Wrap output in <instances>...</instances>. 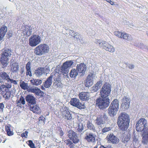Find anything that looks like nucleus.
<instances>
[{
  "label": "nucleus",
  "mask_w": 148,
  "mask_h": 148,
  "mask_svg": "<svg viewBox=\"0 0 148 148\" xmlns=\"http://www.w3.org/2000/svg\"><path fill=\"white\" fill-rule=\"evenodd\" d=\"M28 134V132L27 131H26L25 132L22 133L21 134V136L22 138L24 137L25 138H27Z\"/></svg>",
  "instance_id": "8fccbe9b"
},
{
  "label": "nucleus",
  "mask_w": 148,
  "mask_h": 148,
  "mask_svg": "<svg viewBox=\"0 0 148 148\" xmlns=\"http://www.w3.org/2000/svg\"><path fill=\"white\" fill-rule=\"evenodd\" d=\"M73 37L74 38H76L77 39H79L81 38V36L79 34L76 33V34L74 35V36Z\"/></svg>",
  "instance_id": "864d4df0"
},
{
  "label": "nucleus",
  "mask_w": 148,
  "mask_h": 148,
  "mask_svg": "<svg viewBox=\"0 0 148 148\" xmlns=\"http://www.w3.org/2000/svg\"><path fill=\"white\" fill-rule=\"evenodd\" d=\"M130 117L126 113L122 112L118 116L117 123L119 129L122 131L126 130L129 126Z\"/></svg>",
  "instance_id": "f257e3e1"
},
{
  "label": "nucleus",
  "mask_w": 148,
  "mask_h": 148,
  "mask_svg": "<svg viewBox=\"0 0 148 148\" xmlns=\"http://www.w3.org/2000/svg\"><path fill=\"white\" fill-rule=\"evenodd\" d=\"M69 34L71 36L73 37L74 36V35L76 34V33L74 32L73 31L70 30L69 31Z\"/></svg>",
  "instance_id": "052dcab7"
},
{
  "label": "nucleus",
  "mask_w": 148,
  "mask_h": 148,
  "mask_svg": "<svg viewBox=\"0 0 148 148\" xmlns=\"http://www.w3.org/2000/svg\"><path fill=\"white\" fill-rule=\"evenodd\" d=\"M109 100L108 98H98L96 100V105L100 109H103L109 106Z\"/></svg>",
  "instance_id": "39448f33"
},
{
  "label": "nucleus",
  "mask_w": 148,
  "mask_h": 148,
  "mask_svg": "<svg viewBox=\"0 0 148 148\" xmlns=\"http://www.w3.org/2000/svg\"><path fill=\"white\" fill-rule=\"evenodd\" d=\"M68 136L69 138L72 140L73 143H78L79 140L76 133L71 130H70L68 132Z\"/></svg>",
  "instance_id": "2eb2a0df"
},
{
  "label": "nucleus",
  "mask_w": 148,
  "mask_h": 148,
  "mask_svg": "<svg viewBox=\"0 0 148 148\" xmlns=\"http://www.w3.org/2000/svg\"><path fill=\"white\" fill-rule=\"evenodd\" d=\"M147 126V121L144 118H142L137 122L136 128L138 132L142 131L146 129Z\"/></svg>",
  "instance_id": "1a4fd4ad"
},
{
  "label": "nucleus",
  "mask_w": 148,
  "mask_h": 148,
  "mask_svg": "<svg viewBox=\"0 0 148 148\" xmlns=\"http://www.w3.org/2000/svg\"><path fill=\"white\" fill-rule=\"evenodd\" d=\"M142 141L145 144L148 143V129L147 133L143 135Z\"/></svg>",
  "instance_id": "58836bf2"
},
{
  "label": "nucleus",
  "mask_w": 148,
  "mask_h": 148,
  "mask_svg": "<svg viewBox=\"0 0 148 148\" xmlns=\"http://www.w3.org/2000/svg\"><path fill=\"white\" fill-rule=\"evenodd\" d=\"M86 139L89 142H93L95 140V136L92 133H88L86 134Z\"/></svg>",
  "instance_id": "bb28decb"
},
{
  "label": "nucleus",
  "mask_w": 148,
  "mask_h": 148,
  "mask_svg": "<svg viewBox=\"0 0 148 148\" xmlns=\"http://www.w3.org/2000/svg\"><path fill=\"white\" fill-rule=\"evenodd\" d=\"M8 38H10L12 36V34L11 31L8 32L7 33Z\"/></svg>",
  "instance_id": "680f3d73"
},
{
  "label": "nucleus",
  "mask_w": 148,
  "mask_h": 148,
  "mask_svg": "<svg viewBox=\"0 0 148 148\" xmlns=\"http://www.w3.org/2000/svg\"><path fill=\"white\" fill-rule=\"evenodd\" d=\"M26 75L27 76L29 75L30 77L32 76L31 70H26Z\"/></svg>",
  "instance_id": "5fc2aeb1"
},
{
  "label": "nucleus",
  "mask_w": 148,
  "mask_h": 148,
  "mask_svg": "<svg viewBox=\"0 0 148 148\" xmlns=\"http://www.w3.org/2000/svg\"><path fill=\"white\" fill-rule=\"evenodd\" d=\"M119 107V101L117 99H114L112 102L108 109V113L111 116H113L116 115L118 111Z\"/></svg>",
  "instance_id": "20e7f679"
},
{
  "label": "nucleus",
  "mask_w": 148,
  "mask_h": 148,
  "mask_svg": "<svg viewBox=\"0 0 148 148\" xmlns=\"http://www.w3.org/2000/svg\"><path fill=\"white\" fill-rule=\"evenodd\" d=\"M5 130L7 133L8 135L9 136H11L13 135V131L10 128V126L9 125L6 126L5 127Z\"/></svg>",
  "instance_id": "c9c22d12"
},
{
  "label": "nucleus",
  "mask_w": 148,
  "mask_h": 148,
  "mask_svg": "<svg viewBox=\"0 0 148 148\" xmlns=\"http://www.w3.org/2000/svg\"><path fill=\"white\" fill-rule=\"evenodd\" d=\"M30 82L32 85L37 86L42 83V81L39 79L33 78L30 80Z\"/></svg>",
  "instance_id": "cd10ccee"
},
{
  "label": "nucleus",
  "mask_w": 148,
  "mask_h": 148,
  "mask_svg": "<svg viewBox=\"0 0 148 148\" xmlns=\"http://www.w3.org/2000/svg\"><path fill=\"white\" fill-rule=\"evenodd\" d=\"M41 37L38 35L34 34L30 36L29 39V44L31 47H35L42 41Z\"/></svg>",
  "instance_id": "0eeeda50"
},
{
  "label": "nucleus",
  "mask_w": 148,
  "mask_h": 148,
  "mask_svg": "<svg viewBox=\"0 0 148 148\" xmlns=\"http://www.w3.org/2000/svg\"><path fill=\"white\" fill-rule=\"evenodd\" d=\"M137 139L136 138H134L133 139V143H134V142H135L136 143L137 141Z\"/></svg>",
  "instance_id": "774afa93"
},
{
  "label": "nucleus",
  "mask_w": 148,
  "mask_h": 148,
  "mask_svg": "<svg viewBox=\"0 0 148 148\" xmlns=\"http://www.w3.org/2000/svg\"><path fill=\"white\" fill-rule=\"evenodd\" d=\"M102 81L100 80L97 82V83L95 84V85L98 88H100L102 84Z\"/></svg>",
  "instance_id": "3c124183"
},
{
  "label": "nucleus",
  "mask_w": 148,
  "mask_h": 148,
  "mask_svg": "<svg viewBox=\"0 0 148 148\" xmlns=\"http://www.w3.org/2000/svg\"><path fill=\"white\" fill-rule=\"evenodd\" d=\"M0 89L2 91V92H6V91H8L9 90V89H6V86L4 85H1L0 86Z\"/></svg>",
  "instance_id": "49530a36"
},
{
  "label": "nucleus",
  "mask_w": 148,
  "mask_h": 148,
  "mask_svg": "<svg viewBox=\"0 0 148 148\" xmlns=\"http://www.w3.org/2000/svg\"><path fill=\"white\" fill-rule=\"evenodd\" d=\"M10 78L9 76L6 73L3 71L0 72V83H1L5 81L8 82Z\"/></svg>",
  "instance_id": "6ab92c4d"
},
{
  "label": "nucleus",
  "mask_w": 148,
  "mask_h": 148,
  "mask_svg": "<svg viewBox=\"0 0 148 148\" xmlns=\"http://www.w3.org/2000/svg\"><path fill=\"white\" fill-rule=\"evenodd\" d=\"M54 82L53 87L54 88H60L63 87V84L61 81L60 76L59 73L58 72L54 73Z\"/></svg>",
  "instance_id": "6e6552de"
},
{
  "label": "nucleus",
  "mask_w": 148,
  "mask_h": 148,
  "mask_svg": "<svg viewBox=\"0 0 148 148\" xmlns=\"http://www.w3.org/2000/svg\"><path fill=\"white\" fill-rule=\"evenodd\" d=\"M27 91L29 92L34 93L37 96L40 95L41 92V91L39 88L34 86L30 87L27 90Z\"/></svg>",
  "instance_id": "412c9836"
},
{
  "label": "nucleus",
  "mask_w": 148,
  "mask_h": 148,
  "mask_svg": "<svg viewBox=\"0 0 148 148\" xmlns=\"http://www.w3.org/2000/svg\"><path fill=\"white\" fill-rule=\"evenodd\" d=\"M72 60L66 61L64 63L61 68V72L64 76H66L69 72V68H70L73 63Z\"/></svg>",
  "instance_id": "9d476101"
},
{
  "label": "nucleus",
  "mask_w": 148,
  "mask_h": 148,
  "mask_svg": "<svg viewBox=\"0 0 148 148\" xmlns=\"http://www.w3.org/2000/svg\"><path fill=\"white\" fill-rule=\"evenodd\" d=\"M19 85L21 88L24 90L26 89L28 90L29 89L28 83L25 82L24 81L20 82Z\"/></svg>",
  "instance_id": "f704fd0d"
},
{
  "label": "nucleus",
  "mask_w": 148,
  "mask_h": 148,
  "mask_svg": "<svg viewBox=\"0 0 148 148\" xmlns=\"http://www.w3.org/2000/svg\"><path fill=\"white\" fill-rule=\"evenodd\" d=\"M70 104L80 109H84V106L83 103H80L79 99L73 98L71 99L70 102Z\"/></svg>",
  "instance_id": "9b49d317"
},
{
  "label": "nucleus",
  "mask_w": 148,
  "mask_h": 148,
  "mask_svg": "<svg viewBox=\"0 0 148 148\" xmlns=\"http://www.w3.org/2000/svg\"><path fill=\"white\" fill-rule=\"evenodd\" d=\"M76 69L81 75H83L86 70V66L84 64L81 63L77 64Z\"/></svg>",
  "instance_id": "f3484780"
},
{
  "label": "nucleus",
  "mask_w": 148,
  "mask_h": 148,
  "mask_svg": "<svg viewBox=\"0 0 148 148\" xmlns=\"http://www.w3.org/2000/svg\"><path fill=\"white\" fill-rule=\"evenodd\" d=\"M95 42L97 44H99L100 46L102 47L104 49L107 44V43L105 41H101L100 40H96Z\"/></svg>",
  "instance_id": "2f4dec72"
},
{
  "label": "nucleus",
  "mask_w": 148,
  "mask_h": 148,
  "mask_svg": "<svg viewBox=\"0 0 148 148\" xmlns=\"http://www.w3.org/2000/svg\"><path fill=\"white\" fill-rule=\"evenodd\" d=\"M107 138L108 141H110L112 143L116 144L119 142V139L112 134H108Z\"/></svg>",
  "instance_id": "aec40b11"
},
{
  "label": "nucleus",
  "mask_w": 148,
  "mask_h": 148,
  "mask_svg": "<svg viewBox=\"0 0 148 148\" xmlns=\"http://www.w3.org/2000/svg\"><path fill=\"white\" fill-rule=\"evenodd\" d=\"M30 109L31 111H32L34 113L38 114L40 113L41 110L40 108L36 103L31 105Z\"/></svg>",
  "instance_id": "393cba45"
},
{
  "label": "nucleus",
  "mask_w": 148,
  "mask_h": 148,
  "mask_svg": "<svg viewBox=\"0 0 148 148\" xmlns=\"http://www.w3.org/2000/svg\"><path fill=\"white\" fill-rule=\"evenodd\" d=\"M123 32L119 31H115L114 32V35L118 38H121Z\"/></svg>",
  "instance_id": "a19ab883"
},
{
  "label": "nucleus",
  "mask_w": 148,
  "mask_h": 148,
  "mask_svg": "<svg viewBox=\"0 0 148 148\" xmlns=\"http://www.w3.org/2000/svg\"><path fill=\"white\" fill-rule=\"evenodd\" d=\"M11 94L9 90L8 91L5 92V94L3 95V97L6 99H8L10 98Z\"/></svg>",
  "instance_id": "79ce46f5"
},
{
  "label": "nucleus",
  "mask_w": 148,
  "mask_h": 148,
  "mask_svg": "<svg viewBox=\"0 0 148 148\" xmlns=\"http://www.w3.org/2000/svg\"><path fill=\"white\" fill-rule=\"evenodd\" d=\"M104 49L107 51H108L110 52H113L115 51L114 48L112 45L108 44V43Z\"/></svg>",
  "instance_id": "c756f323"
},
{
  "label": "nucleus",
  "mask_w": 148,
  "mask_h": 148,
  "mask_svg": "<svg viewBox=\"0 0 148 148\" xmlns=\"http://www.w3.org/2000/svg\"><path fill=\"white\" fill-rule=\"evenodd\" d=\"M12 52L11 50L6 49L1 53L0 61L4 67L8 65L10 58L11 57Z\"/></svg>",
  "instance_id": "7ed1b4c3"
},
{
  "label": "nucleus",
  "mask_w": 148,
  "mask_h": 148,
  "mask_svg": "<svg viewBox=\"0 0 148 148\" xmlns=\"http://www.w3.org/2000/svg\"><path fill=\"white\" fill-rule=\"evenodd\" d=\"M103 118L104 120L103 121H107L108 120V117L107 115L106 114H104L103 115Z\"/></svg>",
  "instance_id": "4d7b16f0"
},
{
  "label": "nucleus",
  "mask_w": 148,
  "mask_h": 148,
  "mask_svg": "<svg viewBox=\"0 0 148 148\" xmlns=\"http://www.w3.org/2000/svg\"><path fill=\"white\" fill-rule=\"evenodd\" d=\"M91 88L92 91H93V92H97L99 89L97 87V86L95 85L93 86Z\"/></svg>",
  "instance_id": "6e6d98bb"
},
{
  "label": "nucleus",
  "mask_w": 148,
  "mask_h": 148,
  "mask_svg": "<svg viewBox=\"0 0 148 148\" xmlns=\"http://www.w3.org/2000/svg\"><path fill=\"white\" fill-rule=\"evenodd\" d=\"M26 100L27 102L30 103L31 105L36 104V102L35 98L31 95H27L26 97Z\"/></svg>",
  "instance_id": "a878e982"
},
{
  "label": "nucleus",
  "mask_w": 148,
  "mask_h": 148,
  "mask_svg": "<svg viewBox=\"0 0 148 148\" xmlns=\"http://www.w3.org/2000/svg\"><path fill=\"white\" fill-rule=\"evenodd\" d=\"M54 73H52L50 76L48 77L47 80L43 83L44 86H42L41 89L43 90H45L46 88H49L51 86L52 83V79H53Z\"/></svg>",
  "instance_id": "f8f14e48"
},
{
  "label": "nucleus",
  "mask_w": 148,
  "mask_h": 148,
  "mask_svg": "<svg viewBox=\"0 0 148 148\" xmlns=\"http://www.w3.org/2000/svg\"><path fill=\"white\" fill-rule=\"evenodd\" d=\"M17 106L21 107V104L24 105L25 103V99L22 96H21L19 99H18L16 101Z\"/></svg>",
  "instance_id": "c85d7f7f"
},
{
  "label": "nucleus",
  "mask_w": 148,
  "mask_h": 148,
  "mask_svg": "<svg viewBox=\"0 0 148 148\" xmlns=\"http://www.w3.org/2000/svg\"><path fill=\"white\" fill-rule=\"evenodd\" d=\"M7 30V27L3 25L0 27V40H3Z\"/></svg>",
  "instance_id": "5701e85b"
},
{
  "label": "nucleus",
  "mask_w": 148,
  "mask_h": 148,
  "mask_svg": "<svg viewBox=\"0 0 148 148\" xmlns=\"http://www.w3.org/2000/svg\"><path fill=\"white\" fill-rule=\"evenodd\" d=\"M90 93L88 92H82L79 95V99L83 101H86L89 99Z\"/></svg>",
  "instance_id": "4be33fe9"
},
{
  "label": "nucleus",
  "mask_w": 148,
  "mask_h": 148,
  "mask_svg": "<svg viewBox=\"0 0 148 148\" xmlns=\"http://www.w3.org/2000/svg\"><path fill=\"white\" fill-rule=\"evenodd\" d=\"M25 69L26 70H31V63L30 62H28L26 64Z\"/></svg>",
  "instance_id": "09e8293b"
},
{
  "label": "nucleus",
  "mask_w": 148,
  "mask_h": 148,
  "mask_svg": "<svg viewBox=\"0 0 148 148\" xmlns=\"http://www.w3.org/2000/svg\"><path fill=\"white\" fill-rule=\"evenodd\" d=\"M86 123L87 127L88 129L92 130L94 132L95 131V127L90 121H87Z\"/></svg>",
  "instance_id": "72a5a7b5"
},
{
  "label": "nucleus",
  "mask_w": 148,
  "mask_h": 148,
  "mask_svg": "<svg viewBox=\"0 0 148 148\" xmlns=\"http://www.w3.org/2000/svg\"><path fill=\"white\" fill-rule=\"evenodd\" d=\"M44 72L43 68H40L35 71V74L37 77H39L42 75Z\"/></svg>",
  "instance_id": "473e14b6"
},
{
  "label": "nucleus",
  "mask_w": 148,
  "mask_h": 148,
  "mask_svg": "<svg viewBox=\"0 0 148 148\" xmlns=\"http://www.w3.org/2000/svg\"><path fill=\"white\" fill-rule=\"evenodd\" d=\"M112 129V128L111 127H105L102 129V133H104L108 132L111 130Z\"/></svg>",
  "instance_id": "de8ad7c7"
},
{
  "label": "nucleus",
  "mask_w": 148,
  "mask_h": 148,
  "mask_svg": "<svg viewBox=\"0 0 148 148\" xmlns=\"http://www.w3.org/2000/svg\"><path fill=\"white\" fill-rule=\"evenodd\" d=\"M49 46L46 44H41L36 47L34 52L37 56H41L48 53L49 51Z\"/></svg>",
  "instance_id": "f03ea898"
},
{
  "label": "nucleus",
  "mask_w": 148,
  "mask_h": 148,
  "mask_svg": "<svg viewBox=\"0 0 148 148\" xmlns=\"http://www.w3.org/2000/svg\"><path fill=\"white\" fill-rule=\"evenodd\" d=\"M84 129L83 124L82 123H79L78 124V128L77 130L78 132H81Z\"/></svg>",
  "instance_id": "a18cd8bd"
},
{
  "label": "nucleus",
  "mask_w": 148,
  "mask_h": 148,
  "mask_svg": "<svg viewBox=\"0 0 148 148\" xmlns=\"http://www.w3.org/2000/svg\"><path fill=\"white\" fill-rule=\"evenodd\" d=\"M121 38L127 41H130L132 40V38L131 35L123 32Z\"/></svg>",
  "instance_id": "7c9ffc66"
},
{
  "label": "nucleus",
  "mask_w": 148,
  "mask_h": 148,
  "mask_svg": "<svg viewBox=\"0 0 148 148\" xmlns=\"http://www.w3.org/2000/svg\"><path fill=\"white\" fill-rule=\"evenodd\" d=\"M95 123L98 127H102L103 125L106 123V121L103 120V116L100 115L95 120Z\"/></svg>",
  "instance_id": "b1692460"
},
{
  "label": "nucleus",
  "mask_w": 148,
  "mask_h": 148,
  "mask_svg": "<svg viewBox=\"0 0 148 148\" xmlns=\"http://www.w3.org/2000/svg\"><path fill=\"white\" fill-rule=\"evenodd\" d=\"M127 67L130 69H133L134 68V65L132 64H130L127 65Z\"/></svg>",
  "instance_id": "e2e57ef3"
},
{
  "label": "nucleus",
  "mask_w": 148,
  "mask_h": 148,
  "mask_svg": "<svg viewBox=\"0 0 148 148\" xmlns=\"http://www.w3.org/2000/svg\"><path fill=\"white\" fill-rule=\"evenodd\" d=\"M122 137V141L124 143L127 142L130 139L129 136L125 134H123Z\"/></svg>",
  "instance_id": "ea45409f"
},
{
  "label": "nucleus",
  "mask_w": 148,
  "mask_h": 148,
  "mask_svg": "<svg viewBox=\"0 0 148 148\" xmlns=\"http://www.w3.org/2000/svg\"><path fill=\"white\" fill-rule=\"evenodd\" d=\"M23 32L24 35L28 36H29L31 34H29V33H30L29 32H30L26 27L24 29Z\"/></svg>",
  "instance_id": "c03bdc74"
},
{
  "label": "nucleus",
  "mask_w": 148,
  "mask_h": 148,
  "mask_svg": "<svg viewBox=\"0 0 148 148\" xmlns=\"http://www.w3.org/2000/svg\"><path fill=\"white\" fill-rule=\"evenodd\" d=\"M10 70L13 73L17 72L19 70L18 64L16 62V60L12 59L10 61Z\"/></svg>",
  "instance_id": "ddd939ff"
},
{
  "label": "nucleus",
  "mask_w": 148,
  "mask_h": 148,
  "mask_svg": "<svg viewBox=\"0 0 148 148\" xmlns=\"http://www.w3.org/2000/svg\"><path fill=\"white\" fill-rule=\"evenodd\" d=\"M8 82L9 83H12L14 84H17V83L15 80L11 79L10 78L8 80Z\"/></svg>",
  "instance_id": "603ef678"
},
{
  "label": "nucleus",
  "mask_w": 148,
  "mask_h": 148,
  "mask_svg": "<svg viewBox=\"0 0 148 148\" xmlns=\"http://www.w3.org/2000/svg\"><path fill=\"white\" fill-rule=\"evenodd\" d=\"M5 86L6 89H9V88H10L11 87V85L10 84L7 85H5Z\"/></svg>",
  "instance_id": "69168bd1"
},
{
  "label": "nucleus",
  "mask_w": 148,
  "mask_h": 148,
  "mask_svg": "<svg viewBox=\"0 0 148 148\" xmlns=\"http://www.w3.org/2000/svg\"><path fill=\"white\" fill-rule=\"evenodd\" d=\"M127 24L130 27L132 28L133 26V23L132 22L130 23V22H128Z\"/></svg>",
  "instance_id": "0e129e2a"
},
{
  "label": "nucleus",
  "mask_w": 148,
  "mask_h": 148,
  "mask_svg": "<svg viewBox=\"0 0 148 148\" xmlns=\"http://www.w3.org/2000/svg\"><path fill=\"white\" fill-rule=\"evenodd\" d=\"M111 89V86L110 84L107 83L105 84L100 90L101 97L108 98V97L110 94Z\"/></svg>",
  "instance_id": "423d86ee"
},
{
  "label": "nucleus",
  "mask_w": 148,
  "mask_h": 148,
  "mask_svg": "<svg viewBox=\"0 0 148 148\" xmlns=\"http://www.w3.org/2000/svg\"><path fill=\"white\" fill-rule=\"evenodd\" d=\"M64 142L66 145L69 144H72V143L71 141H70L69 139L66 140L64 141Z\"/></svg>",
  "instance_id": "bf43d9fd"
},
{
  "label": "nucleus",
  "mask_w": 148,
  "mask_h": 148,
  "mask_svg": "<svg viewBox=\"0 0 148 148\" xmlns=\"http://www.w3.org/2000/svg\"><path fill=\"white\" fill-rule=\"evenodd\" d=\"M28 145L31 148H40V144H38V146H36V145L34 144L32 141L31 140H29L28 141Z\"/></svg>",
  "instance_id": "4c0bfd02"
},
{
  "label": "nucleus",
  "mask_w": 148,
  "mask_h": 148,
  "mask_svg": "<svg viewBox=\"0 0 148 148\" xmlns=\"http://www.w3.org/2000/svg\"><path fill=\"white\" fill-rule=\"evenodd\" d=\"M122 103L121 106L125 110L129 108L130 104V98L129 97L124 96L122 100Z\"/></svg>",
  "instance_id": "a211bd4d"
},
{
  "label": "nucleus",
  "mask_w": 148,
  "mask_h": 148,
  "mask_svg": "<svg viewBox=\"0 0 148 148\" xmlns=\"http://www.w3.org/2000/svg\"><path fill=\"white\" fill-rule=\"evenodd\" d=\"M61 114L65 119L70 120L72 118L71 115L67 107H64L61 110Z\"/></svg>",
  "instance_id": "4468645a"
},
{
  "label": "nucleus",
  "mask_w": 148,
  "mask_h": 148,
  "mask_svg": "<svg viewBox=\"0 0 148 148\" xmlns=\"http://www.w3.org/2000/svg\"><path fill=\"white\" fill-rule=\"evenodd\" d=\"M27 28L29 29V31L30 32L29 33V34H32V32H33L35 30V26L34 25H31L30 26H28L26 27Z\"/></svg>",
  "instance_id": "37998d69"
},
{
  "label": "nucleus",
  "mask_w": 148,
  "mask_h": 148,
  "mask_svg": "<svg viewBox=\"0 0 148 148\" xmlns=\"http://www.w3.org/2000/svg\"><path fill=\"white\" fill-rule=\"evenodd\" d=\"M4 107V105L2 103H0V112H2L3 111V108Z\"/></svg>",
  "instance_id": "13d9d810"
},
{
  "label": "nucleus",
  "mask_w": 148,
  "mask_h": 148,
  "mask_svg": "<svg viewBox=\"0 0 148 148\" xmlns=\"http://www.w3.org/2000/svg\"><path fill=\"white\" fill-rule=\"evenodd\" d=\"M59 134L61 136H62L64 134L62 130H60Z\"/></svg>",
  "instance_id": "338daca9"
},
{
  "label": "nucleus",
  "mask_w": 148,
  "mask_h": 148,
  "mask_svg": "<svg viewBox=\"0 0 148 148\" xmlns=\"http://www.w3.org/2000/svg\"><path fill=\"white\" fill-rule=\"evenodd\" d=\"M95 77V75L93 74L90 73L88 75L84 83L86 87H90L93 84V79Z\"/></svg>",
  "instance_id": "dca6fc26"
},
{
  "label": "nucleus",
  "mask_w": 148,
  "mask_h": 148,
  "mask_svg": "<svg viewBox=\"0 0 148 148\" xmlns=\"http://www.w3.org/2000/svg\"><path fill=\"white\" fill-rule=\"evenodd\" d=\"M77 69H75L71 70L70 73V76L71 77L75 78L78 75V72Z\"/></svg>",
  "instance_id": "e433bc0d"
}]
</instances>
